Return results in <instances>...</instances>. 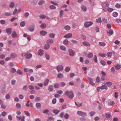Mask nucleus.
I'll return each mask as SVG.
<instances>
[{"instance_id": "f257e3e1", "label": "nucleus", "mask_w": 121, "mask_h": 121, "mask_svg": "<svg viewBox=\"0 0 121 121\" xmlns=\"http://www.w3.org/2000/svg\"><path fill=\"white\" fill-rule=\"evenodd\" d=\"M65 95L67 96L70 99L74 97L73 93L72 91H66L65 92Z\"/></svg>"}, {"instance_id": "f03ea898", "label": "nucleus", "mask_w": 121, "mask_h": 121, "mask_svg": "<svg viewBox=\"0 0 121 121\" xmlns=\"http://www.w3.org/2000/svg\"><path fill=\"white\" fill-rule=\"evenodd\" d=\"M77 113L78 115L82 117H85L87 115V114L86 112L80 111H77Z\"/></svg>"}, {"instance_id": "7ed1b4c3", "label": "nucleus", "mask_w": 121, "mask_h": 121, "mask_svg": "<svg viewBox=\"0 0 121 121\" xmlns=\"http://www.w3.org/2000/svg\"><path fill=\"white\" fill-rule=\"evenodd\" d=\"M93 24V23L91 22H86L84 23V26L86 28H88L91 26Z\"/></svg>"}, {"instance_id": "20e7f679", "label": "nucleus", "mask_w": 121, "mask_h": 121, "mask_svg": "<svg viewBox=\"0 0 121 121\" xmlns=\"http://www.w3.org/2000/svg\"><path fill=\"white\" fill-rule=\"evenodd\" d=\"M63 66L62 65H58L56 67V69L58 72L60 71H62L63 70Z\"/></svg>"}, {"instance_id": "39448f33", "label": "nucleus", "mask_w": 121, "mask_h": 121, "mask_svg": "<svg viewBox=\"0 0 121 121\" xmlns=\"http://www.w3.org/2000/svg\"><path fill=\"white\" fill-rule=\"evenodd\" d=\"M72 36V34L71 33H69L65 35L64 37L66 38H69L71 37Z\"/></svg>"}, {"instance_id": "423d86ee", "label": "nucleus", "mask_w": 121, "mask_h": 121, "mask_svg": "<svg viewBox=\"0 0 121 121\" xmlns=\"http://www.w3.org/2000/svg\"><path fill=\"white\" fill-rule=\"evenodd\" d=\"M68 51L69 52V55L71 56H73L75 54V52H74L73 51L72 49H69Z\"/></svg>"}, {"instance_id": "0eeeda50", "label": "nucleus", "mask_w": 121, "mask_h": 121, "mask_svg": "<svg viewBox=\"0 0 121 121\" xmlns=\"http://www.w3.org/2000/svg\"><path fill=\"white\" fill-rule=\"evenodd\" d=\"M88 79L89 81V83L90 84L93 86H94L95 85V83L93 82V79L89 77L88 78Z\"/></svg>"}, {"instance_id": "6e6552de", "label": "nucleus", "mask_w": 121, "mask_h": 121, "mask_svg": "<svg viewBox=\"0 0 121 121\" xmlns=\"http://www.w3.org/2000/svg\"><path fill=\"white\" fill-rule=\"evenodd\" d=\"M12 29L10 28L7 29L6 30L7 33L9 35L11 34L12 32Z\"/></svg>"}, {"instance_id": "1a4fd4ad", "label": "nucleus", "mask_w": 121, "mask_h": 121, "mask_svg": "<svg viewBox=\"0 0 121 121\" xmlns=\"http://www.w3.org/2000/svg\"><path fill=\"white\" fill-rule=\"evenodd\" d=\"M46 42L47 44L49 45L53 43L54 42V41L52 39H49Z\"/></svg>"}, {"instance_id": "9d476101", "label": "nucleus", "mask_w": 121, "mask_h": 121, "mask_svg": "<svg viewBox=\"0 0 121 121\" xmlns=\"http://www.w3.org/2000/svg\"><path fill=\"white\" fill-rule=\"evenodd\" d=\"M44 52L41 49L39 50L38 52V54L40 56H42L43 55Z\"/></svg>"}, {"instance_id": "9b49d317", "label": "nucleus", "mask_w": 121, "mask_h": 121, "mask_svg": "<svg viewBox=\"0 0 121 121\" xmlns=\"http://www.w3.org/2000/svg\"><path fill=\"white\" fill-rule=\"evenodd\" d=\"M12 35L13 37L14 38H16L17 37V35L15 31H13V32Z\"/></svg>"}, {"instance_id": "f8f14e48", "label": "nucleus", "mask_w": 121, "mask_h": 121, "mask_svg": "<svg viewBox=\"0 0 121 121\" xmlns=\"http://www.w3.org/2000/svg\"><path fill=\"white\" fill-rule=\"evenodd\" d=\"M115 68L117 70H118L120 69L121 67V65L117 64L115 66Z\"/></svg>"}, {"instance_id": "ddd939ff", "label": "nucleus", "mask_w": 121, "mask_h": 121, "mask_svg": "<svg viewBox=\"0 0 121 121\" xmlns=\"http://www.w3.org/2000/svg\"><path fill=\"white\" fill-rule=\"evenodd\" d=\"M104 84H107L108 87L111 86L112 85V83L110 82H105Z\"/></svg>"}, {"instance_id": "4468645a", "label": "nucleus", "mask_w": 121, "mask_h": 121, "mask_svg": "<svg viewBox=\"0 0 121 121\" xmlns=\"http://www.w3.org/2000/svg\"><path fill=\"white\" fill-rule=\"evenodd\" d=\"M82 43L84 45L86 46H89L90 45V43L86 41L83 42Z\"/></svg>"}, {"instance_id": "2eb2a0df", "label": "nucleus", "mask_w": 121, "mask_h": 121, "mask_svg": "<svg viewBox=\"0 0 121 121\" xmlns=\"http://www.w3.org/2000/svg\"><path fill=\"white\" fill-rule=\"evenodd\" d=\"M49 81V80L48 79H47L43 83V85L44 86H47L48 85Z\"/></svg>"}, {"instance_id": "dca6fc26", "label": "nucleus", "mask_w": 121, "mask_h": 121, "mask_svg": "<svg viewBox=\"0 0 121 121\" xmlns=\"http://www.w3.org/2000/svg\"><path fill=\"white\" fill-rule=\"evenodd\" d=\"M34 26H33L31 27H29L28 28V30L31 32H33L34 30Z\"/></svg>"}, {"instance_id": "f3484780", "label": "nucleus", "mask_w": 121, "mask_h": 121, "mask_svg": "<svg viewBox=\"0 0 121 121\" xmlns=\"http://www.w3.org/2000/svg\"><path fill=\"white\" fill-rule=\"evenodd\" d=\"M40 34L44 36L47 34V33L44 31L42 30L40 32Z\"/></svg>"}, {"instance_id": "a211bd4d", "label": "nucleus", "mask_w": 121, "mask_h": 121, "mask_svg": "<svg viewBox=\"0 0 121 121\" xmlns=\"http://www.w3.org/2000/svg\"><path fill=\"white\" fill-rule=\"evenodd\" d=\"M14 3L13 2H12L9 4V7L11 8H13L14 7Z\"/></svg>"}, {"instance_id": "6ab92c4d", "label": "nucleus", "mask_w": 121, "mask_h": 121, "mask_svg": "<svg viewBox=\"0 0 121 121\" xmlns=\"http://www.w3.org/2000/svg\"><path fill=\"white\" fill-rule=\"evenodd\" d=\"M100 88L101 89H108V87L106 85H102L101 86H100Z\"/></svg>"}, {"instance_id": "aec40b11", "label": "nucleus", "mask_w": 121, "mask_h": 121, "mask_svg": "<svg viewBox=\"0 0 121 121\" xmlns=\"http://www.w3.org/2000/svg\"><path fill=\"white\" fill-rule=\"evenodd\" d=\"M57 76L58 78H61L63 77L64 76L62 74L60 73L57 74Z\"/></svg>"}, {"instance_id": "412c9836", "label": "nucleus", "mask_w": 121, "mask_h": 121, "mask_svg": "<svg viewBox=\"0 0 121 121\" xmlns=\"http://www.w3.org/2000/svg\"><path fill=\"white\" fill-rule=\"evenodd\" d=\"M50 47V46L48 44H46L44 46V48L45 49H48Z\"/></svg>"}, {"instance_id": "4be33fe9", "label": "nucleus", "mask_w": 121, "mask_h": 121, "mask_svg": "<svg viewBox=\"0 0 121 121\" xmlns=\"http://www.w3.org/2000/svg\"><path fill=\"white\" fill-rule=\"evenodd\" d=\"M96 22L98 23H101L102 22V21L101 18L100 17H99L98 19H96Z\"/></svg>"}, {"instance_id": "5701e85b", "label": "nucleus", "mask_w": 121, "mask_h": 121, "mask_svg": "<svg viewBox=\"0 0 121 121\" xmlns=\"http://www.w3.org/2000/svg\"><path fill=\"white\" fill-rule=\"evenodd\" d=\"M48 89L49 91H51L53 90V86L51 85H49L48 86Z\"/></svg>"}, {"instance_id": "b1692460", "label": "nucleus", "mask_w": 121, "mask_h": 121, "mask_svg": "<svg viewBox=\"0 0 121 121\" xmlns=\"http://www.w3.org/2000/svg\"><path fill=\"white\" fill-rule=\"evenodd\" d=\"M115 102L114 101H110L108 103V105L110 106H113Z\"/></svg>"}, {"instance_id": "393cba45", "label": "nucleus", "mask_w": 121, "mask_h": 121, "mask_svg": "<svg viewBox=\"0 0 121 121\" xmlns=\"http://www.w3.org/2000/svg\"><path fill=\"white\" fill-rule=\"evenodd\" d=\"M12 15V13L10 12H6L5 13V15L6 16H11Z\"/></svg>"}, {"instance_id": "a878e982", "label": "nucleus", "mask_w": 121, "mask_h": 121, "mask_svg": "<svg viewBox=\"0 0 121 121\" xmlns=\"http://www.w3.org/2000/svg\"><path fill=\"white\" fill-rule=\"evenodd\" d=\"M46 25L45 23H42L40 25V27L41 28L43 29L45 28L46 26Z\"/></svg>"}, {"instance_id": "bb28decb", "label": "nucleus", "mask_w": 121, "mask_h": 121, "mask_svg": "<svg viewBox=\"0 0 121 121\" xmlns=\"http://www.w3.org/2000/svg\"><path fill=\"white\" fill-rule=\"evenodd\" d=\"M25 22L24 21L21 22L20 23V26L22 27L24 26L25 25Z\"/></svg>"}, {"instance_id": "cd10ccee", "label": "nucleus", "mask_w": 121, "mask_h": 121, "mask_svg": "<svg viewBox=\"0 0 121 121\" xmlns=\"http://www.w3.org/2000/svg\"><path fill=\"white\" fill-rule=\"evenodd\" d=\"M32 56V55L31 54H26V59H29Z\"/></svg>"}, {"instance_id": "c85d7f7f", "label": "nucleus", "mask_w": 121, "mask_h": 121, "mask_svg": "<svg viewBox=\"0 0 121 121\" xmlns=\"http://www.w3.org/2000/svg\"><path fill=\"white\" fill-rule=\"evenodd\" d=\"M36 106L37 108H41V104L40 103H38L36 104Z\"/></svg>"}, {"instance_id": "c756f323", "label": "nucleus", "mask_w": 121, "mask_h": 121, "mask_svg": "<svg viewBox=\"0 0 121 121\" xmlns=\"http://www.w3.org/2000/svg\"><path fill=\"white\" fill-rule=\"evenodd\" d=\"M65 29L66 30H69L70 29V27L69 25H66L65 26Z\"/></svg>"}, {"instance_id": "7c9ffc66", "label": "nucleus", "mask_w": 121, "mask_h": 121, "mask_svg": "<svg viewBox=\"0 0 121 121\" xmlns=\"http://www.w3.org/2000/svg\"><path fill=\"white\" fill-rule=\"evenodd\" d=\"M112 15L113 17H116L118 15V13L116 12H114L112 13Z\"/></svg>"}, {"instance_id": "2f4dec72", "label": "nucleus", "mask_w": 121, "mask_h": 121, "mask_svg": "<svg viewBox=\"0 0 121 121\" xmlns=\"http://www.w3.org/2000/svg\"><path fill=\"white\" fill-rule=\"evenodd\" d=\"M45 3V1L43 0H41L38 3V4L39 5H40L44 3Z\"/></svg>"}, {"instance_id": "473e14b6", "label": "nucleus", "mask_w": 121, "mask_h": 121, "mask_svg": "<svg viewBox=\"0 0 121 121\" xmlns=\"http://www.w3.org/2000/svg\"><path fill=\"white\" fill-rule=\"evenodd\" d=\"M81 8L82 10L84 11H86L87 10L86 7L82 5L81 7Z\"/></svg>"}, {"instance_id": "72a5a7b5", "label": "nucleus", "mask_w": 121, "mask_h": 121, "mask_svg": "<svg viewBox=\"0 0 121 121\" xmlns=\"http://www.w3.org/2000/svg\"><path fill=\"white\" fill-rule=\"evenodd\" d=\"M96 81L97 83H98L100 82V79L99 77H97L96 79Z\"/></svg>"}, {"instance_id": "f704fd0d", "label": "nucleus", "mask_w": 121, "mask_h": 121, "mask_svg": "<svg viewBox=\"0 0 121 121\" xmlns=\"http://www.w3.org/2000/svg\"><path fill=\"white\" fill-rule=\"evenodd\" d=\"M99 44L100 45L103 47L104 46L106 45V43L103 42H99Z\"/></svg>"}, {"instance_id": "c9c22d12", "label": "nucleus", "mask_w": 121, "mask_h": 121, "mask_svg": "<svg viewBox=\"0 0 121 121\" xmlns=\"http://www.w3.org/2000/svg\"><path fill=\"white\" fill-rule=\"evenodd\" d=\"M63 44L65 45H67L68 44V41L67 39L64 40L63 41Z\"/></svg>"}, {"instance_id": "e433bc0d", "label": "nucleus", "mask_w": 121, "mask_h": 121, "mask_svg": "<svg viewBox=\"0 0 121 121\" xmlns=\"http://www.w3.org/2000/svg\"><path fill=\"white\" fill-rule=\"evenodd\" d=\"M112 52H109L107 53V56L108 57H110L112 56Z\"/></svg>"}, {"instance_id": "4c0bfd02", "label": "nucleus", "mask_w": 121, "mask_h": 121, "mask_svg": "<svg viewBox=\"0 0 121 121\" xmlns=\"http://www.w3.org/2000/svg\"><path fill=\"white\" fill-rule=\"evenodd\" d=\"M60 48L61 50L63 51H65L66 49L65 47L63 46H61Z\"/></svg>"}, {"instance_id": "58836bf2", "label": "nucleus", "mask_w": 121, "mask_h": 121, "mask_svg": "<svg viewBox=\"0 0 121 121\" xmlns=\"http://www.w3.org/2000/svg\"><path fill=\"white\" fill-rule=\"evenodd\" d=\"M70 70V68L69 67L67 66L65 68V71L67 72H69Z\"/></svg>"}, {"instance_id": "ea45409f", "label": "nucleus", "mask_w": 121, "mask_h": 121, "mask_svg": "<svg viewBox=\"0 0 121 121\" xmlns=\"http://www.w3.org/2000/svg\"><path fill=\"white\" fill-rule=\"evenodd\" d=\"M111 72L113 73L114 74L115 73L116 71L114 67H112L111 69Z\"/></svg>"}, {"instance_id": "a19ab883", "label": "nucleus", "mask_w": 121, "mask_h": 121, "mask_svg": "<svg viewBox=\"0 0 121 121\" xmlns=\"http://www.w3.org/2000/svg\"><path fill=\"white\" fill-rule=\"evenodd\" d=\"M93 56V54L91 53H90L87 55V57L88 58H91Z\"/></svg>"}, {"instance_id": "79ce46f5", "label": "nucleus", "mask_w": 121, "mask_h": 121, "mask_svg": "<svg viewBox=\"0 0 121 121\" xmlns=\"http://www.w3.org/2000/svg\"><path fill=\"white\" fill-rule=\"evenodd\" d=\"M54 87L56 88H57L59 87L60 86V84H59L56 83L54 85Z\"/></svg>"}, {"instance_id": "37998d69", "label": "nucleus", "mask_w": 121, "mask_h": 121, "mask_svg": "<svg viewBox=\"0 0 121 121\" xmlns=\"http://www.w3.org/2000/svg\"><path fill=\"white\" fill-rule=\"evenodd\" d=\"M45 56L46 59L48 60H49L50 59L49 55L46 53L45 54Z\"/></svg>"}, {"instance_id": "c03bdc74", "label": "nucleus", "mask_w": 121, "mask_h": 121, "mask_svg": "<svg viewBox=\"0 0 121 121\" xmlns=\"http://www.w3.org/2000/svg\"><path fill=\"white\" fill-rule=\"evenodd\" d=\"M59 112V111L56 109H54L53 111V112L55 113L56 114H58Z\"/></svg>"}, {"instance_id": "a18cd8bd", "label": "nucleus", "mask_w": 121, "mask_h": 121, "mask_svg": "<svg viewBox=\"0 0 121 121\" xmlns=\"http://www.w3.org/2000/svg\"><path fill=\"white\" fill-rule=\"evenodd\" d=\"M49 36L51 38H53L55 37V35L54 34L51 33L49 34Z\"/></svg>"}, {"instance_id": "49530a36", "label": "nucleus", "mask_w": 121, "mask_h": 121, "mask_svg": "<svg viewBox=\"0 0 121 121\" xmlns=\"http://www.w3.org/2000/svg\"><path fill=\"white\" fill-rule=\"evenodd\" d=\"M100 63L103 65H105L106 64V63L103 60H101L100 61Z\"/></svg>"}, {"instance_id": "de8ad7c7", "label": "nucleus", "mask_w": 121, "mask_h": 121, "mask_svg": "<svg viewBox=\"0 0 121 121\" xmlns=\"http://www.w3.org/2000/svg\"><path fill=\"white\" fill-rule=\"evenodd\" d=\"M63 10H61L60 11V17H61L63 16Z\"/></svg>"}, {"instance_id": "09e8293b", "label": "nucleus", "mask_w": 121, "mask_h": 121, "mask_svg": "<svg viewBox=\"0 0 121 121\" xmlns=\"http://www.w3.org/2000/svg\"><path fill=\"white\" fill-rule=\"evenodd\" d=\"M65 85V83L63 82H62L60 84V86L61 87H63Z\"/></svg>"}, {"instance_id": "8fccbe9b", "label": "nucleus", "mask_w": 121, "mask_h": 121, "mask_svg": "<svg viewBox=\"0 0 121 121\" xmlns=\"http://www.w3.org/2000/svg\"><path fill=\"white\" fill-rule=\"evenodd\" d=\"M75 103L77 106L78 107H80L82 105V104L81 103H77L76 102H75Z\"/></svg>"}, {"instance_id": "3c124183", "label": "nucleus", "mask_w": 121, "mask_h": 121, "mask_svg": "<svg viewBox=\"0 0 121 121\" xmlns=\"http://www.w3.org/2000/svg\"><path fill=\"white\" fill-rule=\"evenodd\" d=\"M10 71L11 72L14 73L16 71V70L14 68H13L11 69Z\"/></svg>"}, {"instance_id": "603ef678", "label": "nucleus", "mask_w": 121, "mask_h": 121, "mask_svg": "<svg viewBox=\"0 0 121 121\" xmlns=\"http://www.w3.org/2000/svg\"><path fill=\"white\" fill-rule=\"evenodd\" d=\"M107 10L108 12H111L113 10V9L112 8H108L107 9Z\"/></svg>"}, {"instance_id": "864d4df0", "label": "nucleus", "mask_w": 121, "mask_h": 121, "mask_svg": "<svg viewBox=\"0 0 121 121\" xmlns=\"http://www.w3.org/2000/svg\"><path fill=\"white\" fill-rule=\"evenodd\" d=\"M16 107L18 108H21V105L19 103H17L16 104Z\"/></svg>"}, {"instance_id": "5fc2aeb1", "label": "nucleus", "mask_w": 121, "mask_h": 121, "mask_svg": "<svg viewBox=\"0 0 121 121\" xmlns=\"http://www.w3.org/2000/svg\"><path fill=\"white\" fill-rule=\"evenodd\" d=\"M17 73L18 74L20 75H22V73L21 71L20 70H18L17 71Z\"/></svg>"}, {"instance_id": "6e6d98bb", "label": "nucleus", "mask_w": 121, "mask_h": 121, "mask_svg": "<svg viewBox=\"0 0 121 121\" xmlns=\"http://www.w3.org/2000/svg\"><path fill=\"white\" fill-rule=\"evenodd\" d=\"M40 18L41 19H45L46 18V17L44 15H41L39 16Z\"/></svg>"}, {"instance_id": "4d7b16f0", "label": "nucleus", "mask_w": 121, "mask_h": 121, "mask_svg": "<svg viewBox=\"0 0 121 121\" xmlns=\"http://www.w3.org/2000/svg\"><path fill=\"white\" fill-rule=\"evenodd\" d=\"M95 113V112L94 111L91 112L90 113V116L91 117L93 116Z\"/></svg>"}, {"instance_id": "13d9d810", "label": "nucleus", "mask_w": 121, "mask_h": 121, "mask_svg": "<svg viewBox=\"0 0 121 121\" xmlns=\"http://www.w3.org/2000/svg\"><path fill=\"white\" fill-rule=\"evenodd\" d=\"M99 55L102 57H104L106 56V54L104 53H100L99 54Z\"/></svg>"}, {"instance_id": "bf43d9fd", "label": "nucleus", "mask_w": 121, "mask_h": 121, "mask_svg": "<svg viewBox=\"0 0 121 121\" xmlns=\"http://www.w3.org/2000/svg\"><path fill=\"white\" fill-rule=\"evenodd\" d=\"M94 61L95 63H97V60L96 56V55H95L94 58Z\"/></svg>"}, {"instance_id": "052dcab7", "label": "nucleus", "mask_w": 121, "mask_h": 121, "mask_svg": "<svg viewBox=\"0 0 121 121\" xmlns=\"http://www.w3.org/2000/svg\"><path fill=\"white\" fill-rule=\"evenodd\" d=\"M50 8L52 9H56V7L53 5H51L49 6Z\"/></svg>"}, {"instance_id": "680f3d73", "label": "nucleus", "mask_w": 121, "mask_h": 121, "mask_svg": "<svg viewBox=\"0 0 121 121\" xmlns=\"http://www.w3.org/2000/svg\"><path fill=\"white\" fill-rule=\"evenodd\" d=\"M109 34L111 35H112L113 33V30L112 29H110L109 30Z\"/></svg>"}, {"instance_id": "e2e57ef3", "label": "nucleus", "mask_w": 121, "mask_h": 121, "mask_svg": "<svg viewBox=\"0 0 121 121\" xmlns=\"http://www.w3.org/2000/svg\"><path fill=\"white\" fill-rule=\"evenodd\" d=\"M52 102L53 104H55L56 102V98H54L52 100Z\"/></svg>"}, {"instance_id": "0e129e2a", "label": "nucleus", "mask_w": 121, "mask_h": 121, "mask_svg": "<svg viewBox=\"0 0 121 121\" xmlns=\"http://www.w3.org/2000/svg\"><path fill=\"white\" fill-rule=\"evenodd\" d=\"M0 23L1 24H4L5 23V22L4 20H2L0 21Z\"/></svg>"}, {"instance_id": "69168bd1", "label": "nucleus", "mask_w": 121, "mask_h": 121, "mask_svg": "<svg viewBox=\"0 0 121 121\" xmlns=\"http://www.w3.org/2000/svg\"><path fill=\"white\" fill-rule=\"evenodd\" d=\"M64 117L66 119H68L69 118V115L68 114L66 113L64 115Z\"/></svg>"}, {"instance_id": "338daca9", "label": "nucleus", "mask_w": 121, "mask_h": 121, "mask_svg": "<svg viewBox=\"0 0 121 121\" xmlns=\"http://www.w3.org/2000/svg\"><path fill=\"white\" fill-rule=\"evenodd\" d=\"M29 89L30 90H32L34 89V87L32 85H30L28 87Z\"/></svg>"}, {"instance_id": "774afa93", "label": "nucleus", "mask_w": 121, "mask_h": 121, "mask_svg": "<svg viewBox=\"0 0 121 121\" xmlns=\"http://www.w3.org/2000/svg\"><path fill=\"white\" fill-rule=\"evenodd\" d=\"M17 9H15L14 11L13 12V13L14 15L17 12Z\"/></svg>"}]
</instances>
